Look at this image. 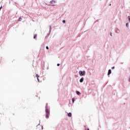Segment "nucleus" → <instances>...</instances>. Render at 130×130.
<instances>
[{"mask_svg": "<svg viewBox=\"0 0 130 130\" xmlns=\"http://www.w3.org/2000/svg\"><path fill=\"white\" fill-rule=\"evenodd\" d=\"M46 118H49V114H50V113L49 112V110H48V109H46Z\"/></svg>", "mask_w": 130, "mask_h": 130, "instance_id": "f257e3e1", "label": "nucleus"}, {"mask_svg": "<svg viewBox=\"0 0 130 130\" xmlns=\"http://www.w3.org/2000/svg\"><path fill=\"white\" fill-rule=\"evenodd\" d=\"M80 76H85V74H86V72L84 71H79V72Z\"/></svg>", "mask_w": 130, "mask_h": 130, "instance_id": "f03ea898", "label": "nucleus"}, {"mask_svg": "<svg viewBox=\"0 0 130 130\" xmlns=\"http://www.w3.org/2000/svg\"><path fill=\"white\" fill-rule=\"evenodd\" d=\"M50 5L51 6H55V2L54 1H52L50 2Z\"/></svg>", "mask_w": 130, "mask_h": 130, "instance_id": "7ed1b4c3", "label": "nucleus"}, {"mask_svg": "<svg viewBox=\"0 0 130 130\" xmlns=\"http://www.w3.org/2000/svg\"><path fill=\"white\" fill-rule=\"evenodd\" d=\"M36 77H37V80L39 82V83H40V80H39V75H38V74L36 75Z\"/></svg>", "mask_w": 130, "mask_h": 130, "instance_id": "20e7f679", "label": "nucleus"}, {"mask_svg": "<svg viewBox=\"0 0 130 130\" xmlns=\"http://www.w3.org/2000/svg\"><path fill=\"white\" fill-rule=\"evenodd\" d=\"M111 74V70H109L108 72V75L109 76Z\"/></svg>", "mask_w": 130, "mask_h": 130, "instance_id": "39448f33", "label": "nucleus"}, {"mask_svg": "<svg viewBox=\"0 0 130 130\" xmlns=\"http://www.w3.org/2000/svg\"><path fill=\"white\" fill-rule=\"evenodd\" d=\"M83 81H84V78H82L80 80V83H83Z\"/></svg>", "mask_w": 130, "mask_h": 130, "instance_id": "423d86ee", "label": "nucleus"}, {"mask_svg": "<svg viewBox=\"0 0 130 130\" xmlns=\"http://www.w3.org/2000/svg\"><path fill=\"white\" fill-rule=\"evenodd\" d=\"M68 116H69V117H71L72 116V113H69Z\"/></svg>", "mask_w": 130, "mask_h": 130, "instance_id": "0eeeda50", "label": "nucleus"}, {"mask_svg": "<svg viewBox=\"0 0 130 130\" xmlns=\"http://www.w3.org/2000/svg\"><path fill=\"white\" fill-rule=\"evenodd\" d=\"M76 93L77 94V95H80L81 94V92L78 91H76Z\"/></svg>", "mask_w": 130, "mask_h": 130, "instance_id": "6e6552de", "label": "nucleus"}, {"mask_svg": "<svg viewBox=\"0 0 130 130\" xmlns=\"http://www.w3.org/2000/svg\"><path fill=\"white\" fill-rule=\"evenodd\" d=\"M34 39H36V38H37V35H35L34 36Z\"/></svg>", "mask_w": 130, "mask_h": 130, "instance_id": "1a4fd4ad", "label": "nucleus"}, {"mask_svg": "<svg viewBox=\"0 0 130 130\" xmlns=\"http://www.w3.org/2000/svg\"><path fill=\"white\" fill-rule=\"evenodd\" d=\"M126 27H128V23H126Z\"/></svg>", "mask_w": 130, "mask_h": 130, "instance_id": "9d476101", "label": "nucleus"}, {"mask_svg": "<svg viewBox=\"0 0 130 130\" xmlns=\"http://www.w3.org/2000/svg\"><path fill=\"white\" fill-rule=\"evenodd\" d=\"M72 102L74 103V102H75V99H72Z\"/></svg>", "mask_w": 130, "mask_h": 130, "instance_id": "9b49d317", "label": "nucleus"}, {"mask_svg": "<svg viewBox=\"0 0 130 130\" xmlns=\"http://www.w3.org/2000/svg\"><path fill=\"white\" fill-rule=\"evenodd\" d=\"M128 19L129 21H130V16H128Z\"/></svg>", "mask_w": 130, "mask_h": 130, "instance_id": "f8f14e48", "label": "nucleus"}, {"mask_svg": "<svg viewBox=\"0 0 130 130\" xmlns=\"http://www.w3.org/2000/svg\"><path fill=\"white\" fill-rule=\"evenodd\" d=\"M46 49H49V48H48V46H46Z\"/></svg>", "mask_w": 130, "mask_h": 130, "instance_id": "ddd939ff", "label": "nucleus"}, {"mask_svg": "<svg viewBox=\"0 0 130 130\" xmlns=\"http://www.w3.org/2000/svg\"><path fill=\"white\" fill-rule=\"evenodd\" d=\"M57 67H59L60 64L58 63V64H57Z\"/></svg>", "mask_w": 130, "mask_h": 130, "instance_id": "4468645a", "label": "nucleus"}, {"mask_svg": "<svg viewBox=\"0 0 130 130\" xmlns=\"http://www.w3.org/2000/svg\"><path fill=\"white\" fill-rule=\"evenodd\" d=\"M21 20H22V18H21V17L19 18V21H21Z\"/></svg>", "mask_w": 130, "mask_h": 130, "instance_id": "2eb2a0df", "label": "nucleus"}, {"mask_svg": "<svg viewBox=\"0 0 130 130\" xmlns=\"http://www.w3.org/2000/svg\"><path fill=\"white\" fill-rule=\"evenodd\" d=\"M62 22H63V23H66V20H63Z\"/></svg>", "mask_w": 130, "mask_h": 130, "instance_id": "dca6fc26", "label": "nucleus"}, {"mask_svg": "<svg viewBox=\"0 0 130 130\" xmlns=\"http://www.w3.org/2000/svg\"><path fill=\"white\" fill-rule=\"evenodd\" d=\"M110 36H112V33L110 34Z\"/></svg>", "mask_w": 130, "mask_h": 130, "instance_id": "f3484780", "label": "nucleus"}, {"mask_svg": "<svg viewBox=\"0 0 130 130\" xmlns=\"http://www.w3.org/2000/svg\"><path fill=\"white\" fill-rule=\"evenodd\" d=\"M112 70H113V69H114V67H113L112 68Z\"/></svg>", "mask_w": 130, "mask_h": 130, "instance_id": "a211bd4d", "label": "nucleus"}, {"mask_svg": "<svg viewBox=\"0 0 130 130\" xmlns=\"http://www.w3.org/2000/svg\"><path fill=\"white\" fill-rule=\"evenodd\" d=\"M50 28H51V26H50Z\"/></svg>", "mask_w": 130, "mask_h": 130, "instance_id": "6ab92c4d", "label": "nucleus"}, {"mask_svg": "<svg viewBox=\"0 0 130 130\" xmlns=\"http://www.w3.org/2000/svg\"><path fill=\"white\" fill-rule=\"evenodd\" d=\"M2 9V7L0 8V10Z\"/></svg>", "mask_w": 130, "mask_h": 130, "instance_id": "aec40b11", "label": "nucleus"}, {"mask_svg": "<svg viewBox=\"0 0 130 130\" xmlns=\"http://www.w3.org/2000/svg\"><path fill=\"white\" fill-rule=\"evenodd\" d=\"M87 130H89V128H87Z\"/></svg>", "mask_w": 130, "mask_h": 130, "instance_id": "412c9836", "label": "nucleus"}]
</instances>
